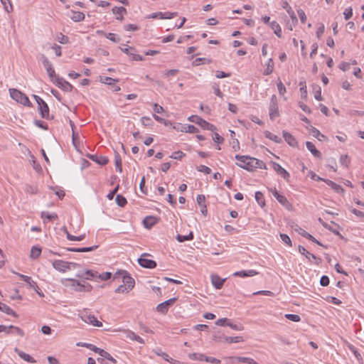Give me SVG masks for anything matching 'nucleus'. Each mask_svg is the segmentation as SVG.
Wrapping results in <instances>:
<instances>
[{"instance_id":"obj_50","label":"nucleus","mask_w":364,"mask_h":364,"mask_svg":"<svg viewBox=\"0 0 364 364\" xmlns=\"http://www.w3.org/2000/svg\"><path fill=\"white\" fill-rule=\"evenodd\" d=\"M56 40L62 44H67L69 43V38L67 36L63 35L62 33H60L57 36Z\"/></svg>"},{"instance_id":"obj_10","label":"nucleus","mask_w":364,"mask_h":364,"mask_svg":"<svg viewBox=\"0 0 364 364\" xmlns=\"http://www.w3.org/2000/svg\"><path fill=\"white\" fill-rule=\"evenodd\" d=\"M269 191L272 192V195L275 197V198L277 200V201L284 207H285L287 209H289L291 205L288 201L287 198L281 195L276 188H271Z\"/></svg>"},{"instance_id":"obj_4","label":"nucleus","mask_w":364,"mask_h":364,"mask_svg":"<svg viewBox=\"0 0 364 364\" xmlns=\"http://www.w3.org/2000/svg\"><path fill=\"white\" fill-rule=\"evenodd\" d=\"M188 119L193 123H196L198 124L200 127H201L204 129L210 130V131H215L216 130L215 126L213 124L208 122L205 119H202L201 117L197 116V115H192L188 118Z\"/></svg>"},{"instance_id":"obj_54","label":"nucleus","mask_w":364,"mask_h":364,"mask_svg":"<svg viewBox=\"0 0 364 364\" xmlns=\"http://www.w3.org/2000/svg\"><path fill=\"white\" fill-rule=\"evenodd\" d=\"M141 122L144 127H151L154 124L151 119L149 117H142Z\"/></svg>"},{"instance_id":"obj_38","label":"nucleus","mask_w":364,"mask_h":364,"mask_svg":"<svg viewBox=\"0 0 364 364\" xmlns=\"http://www.w3.org/2000/svg\"><path fill=\"white\" fill-rule=\"evenodd\" d=\"M41 249L38 247L33 246V247H32V248L31 250L30 257L32 259H37L41 255Z\"/></svg>"},{"instance_id":"obj_53","label":"nucleus","mask_w":364,"mask_h":364,"mask_svg":"<svg viewBox=\"0 0 364 364\" xmlns=\"http://www.w3.org/2000/svg\"><path fill=\"white\" fill-rule=\"evenodd\" d=\"M42 218H46L48 220H53L58 218V215L55 213L50 214L48 212H42L41 213Z\"/></svg>"},{"instance_id":"obj_55","label":"nucleus","mask_w":364,"mask_h":364,"mask_svg":"<svg viewBox=\"0 0 364 364\" xmlns=\"http://www.w3.org/2000/svg\"><path fill=\"white\" fill-rule=\"evenodd\" d=\"M189 358L192 360H205V355L201 353H192L189 355Z\"/></svg>"},{"instance_id":"obj_20","label":"nucleus","mask_w":364,"mask_h":364,"mask_svg":"<svg viewBox=\"0 0 364 364\" xmlns=\"http://www.w3.org/2000/svg\"><path fill=\"white\" fill-rule=\"evenodd\" d=\"M282 134L284 140L289 146L294 147L297 145L296 139L290 133L287 131H283Z\"/></svg>"},{"instance_id":"obj_6","label":"nucleus","mask_w":364,"mask_h":364,"mask_svg":"<svg viewBox=\"0 0 364 364\" xmlns=\"http://www.w3.org/2000/svg\"><path fill=\"white\" fill-rule=\"evenodd\" d=\"M81 346H85V347L90 348V350H93L94 352L98 353L102 358H105L112 361L114 363H115L117 362V360L108 352L105 351L103 349L97 348L92 344L83 343V344H81Z\"/></svg>"},{"instance_id":"obj_3","label":"nucleus","mask_w":364,"mask_h":364,"mask_svg":"<svg viewBox=\"0 0 364 364\" xmlns=\"http://www.w3.org/2000/svg\"><path fill=\"white\" fill-rule=\"evenodd\" d=\"M77 266L78 264L76 263L68 262L60 259L55 260L53 262V268L61 272H65L66 271L74 269Z\"/></svg>"},{"instance_id":"obj_52","label":"nucleus","mask_w":364,"mask_h":364,"mask_svg":"<svg viewBox=\"0 0 364 364\" xmlns=\"http://www.w3.org/2000/svg\"><path fill=\"white\" fill-rule=\"evenodd\" d=\"M227 326L235 331H242L244 326L241 323H233L230 321L227 323Z\"/></svg>"},{"instance_id":"obj_41","label":"nucleus","mask_w":364,"mask_h":364,"mask_svg":"<svg viewBox=\"0 0 364 364\" xmlns=\"http://www.w3.org/2000/svg\"><path fill=\"white\" fill-rule=\"evenodd\" d=\"M100 81L102 82V83H105V84H107V85H114L115 82H119V80L118 79H113L112 77H100Z\"/></svg>"},{"instance_id":"obj_19","label":"nucleus","mask_w":364,"mask_h":364,"mask_svg":"<svg viewBox=\"0 0 364 364\" xmlns=\"http://www.w3.org/2000/svg\"><path fill=\"white\" fill-rule=\"evenodd\" d=\"M258 272L255 269H250V270H242L235 272L233 273L234 277H253L255 275H257Z\"/></svg>"},{"instance_id":"obj_18","label":"nucleus","mask_w":364,"mask_h":364,"mask_svg":"<svg viewBox=\"0 0 364 364\" xmlns=\"http://www.w3.org/2000/svg\"><path fill=\"white\" fill-rule=\"evenodd\" d=\"M38 109L42 118H49V107L45 101L43 102V104L38 105Z\"/></svg>"},{"instance_id":"obj_8","label":"nucleus","mask_w":364,"mask_h":364,"mask_svg":"<svg viewBox=\"0 0 364 364\" xmlns=\"http://www.w3.org/2000/svg\"><path fill=\"white\" fill-rule=\"evenodd\" d=\"M118 274L122 275V282L124 283V285H126L127 289L132 290L135 284L134 279L129 274V273L127 271L124 270L117 272L114 276V279L117 278V274Z\"/></svg>"},{"instance_id":"obj_43","label":"nucleus","mask_w":364,"mask_h":364,"mask_svg":"<svg viewBox=\"0 0 364 364\" xmlns=\"http://www.w3.org/2000/svg\"><path fill=\"white\" fill-rule=\"evenodd\" d=\"M8 328H9L10 333H16L20 336L21 337H23L24 336L23 331L18 327L11 325L8 326Z\"/></svg>"},{"instance_id":"obj_37","label":"nucleus","mask_w":364,"mask_h":364,"mask_svg":"<svg viewBox=\"0 0 364 364\" xmlns=\"http://www.w3.org/2000/svg\"><path fill=\"white\" fill-rule=\"evenodd\" d=\"M193 239V232H190L189 234L187 235H178L176 236V240L179 242H183L185 241L191 240Z\"/></svg>"},{"instance_id":"obj_44","label":"nucleus","mask_w":364,"mask_h":364,"mask_svg":"<svg viewBox=\"0 0 364 364\" xmlns=\"http://www.w3.org/2000/svg\"><path fill=\"white\" fill-rule=\"evenodd\" d=\"M127 337L129 338H130L131 340L137 341L139 343H141V344L144 343V339L142 338H141L140 336H139L138 335L135 334L132 331H129L128 333Z\"/></svg>"},{"instance_id":"obj_15","label":"nucleus","mask_w":364,"mask_h":364,"mask_svg":"<svg viewBox=\"0 0 364 364\" xmlns=\"http://www.w3.org/2000/svg\"><path fill=\"white\" fill-rule=\"evenodd\" d=\"M18 275L23 281L26 282L31 288L33 289L38 295L43 296L38 291V286L37 285L36 282L31 279V277L21 274H18Z\"/></svg>"},{"instance_id":"obj_27","label":"nucleus","mask_w":364,"mask_h":364,"mask_svg":"<svg viewBox=\"0 0 364 364\" xmlns=\"http://www.w3.org/2000/svg\"><path fill=\"white\" fill-rule=\"evenodd\" d=\"M269 26H270L271 28L274 31V33H275V35L277 37L281 38L282 37V28L279 26V24L277 21H273L269 23Z\"/></svg>"},{"instance_id":"obj_29","label":"nucleus","mask_w":364,"mask_h":364,"mask_svg":"<svg viewBox=\"0 0 364 364\" xmlns=\"http://www.w3.org/2000/svg\"><path fill=\"white\" fill-rule=\"evenodd\" d=\"M264 135L266 138L274 141L275 143H281L282 141V139L279 137L278 136L272 134L269 131H265L264 132Z\"/></svg>"},{"instance_id":"obj_33","label":"nucleus","mask_w":364,"mask_h":364,"mask_svg":"<svg viewBox=\"0 0 364 364\" xmlns=\"http://www.w3.org/2000/svg\"><path fill=\"white\" fill-rule=\"evenodd\" d=\"M71 19L75 22H80L85 18V14L80 11H72Z\"/></svg>"},{"instance_id":"obj_36","label":"nucleus","mask_w":364,"mask_h":364,"mask_svg":"<svg viewBox=\"0 0 364 364\" xmlns=\"http://www.w3.org/2000/svg\"><path fill=\"white\" fill-rule=\"evenodd\" d=\"M243 341V338L242 336H235V337H230V336H224V342L232 343H240Z\"/></svg>"},{"instance_id":"obj_49","label":"nucleus","mask_w":364,"mask_h":364,"mask_svg":"<svg viewBox=\"0 0 364 364\" xmlns=\"http://www.w3.org/2000/svg\"><path fill=\"white\" fill-rule=\"evenodd\" d=\"M160 14V18L161 19H169L175 17L177 15V13L173 12H159Z\"/></svg>"},{"instance_id":"obj_1","label":"nucleus","mask_w":364,"mask_h":364,"mask_svg":"<svg viewBox=\"0 0 364 364\" xmlns=\"http://www.w3.org/2000/svg\"><path fill=\"white\" fill-rule=\"evenodd\" d=\"M9 94L11 97L17 102L21 103L24 106H32V104L30 102L28 97L24 93L19 91L18 90L11 88L9 89Z\"/></svg>"},{"instance_id":"obj_13","label":"nucleus","mask_w":364,"mask_h":364,"mask_svg":"<svg viewBox=\"0 0 364 364\" xmlns=\"http://www.w3.org/2000/svg\"><path fill=\"white\" fill-rule=\"evenodd\" d=\"M298 249L299 253L304 255L309 261H311V259H313L315 264L319 265L321 263L322 260L321 258L317 257L314 254L308 252L303 246L299 245Z\"/></svg>"},{"instance_id":"obj_17","label":"nucleus","mask_w":364,"mask_h":364,"mask_svg":"<svg viewBox=\"0 0 364 364\" xmlns=\"http://www.w3.org/2000/svg\"><path fill=\"white\" fill-rule=\"evenodd\" d=\"M88 157L93 161H95L97 164L102 165V166L106 165L109 161L108 158L106 156H97L95 154H90V155H88Z\"/></svg>"},{"instance_id":"obj_21","label":"nucleus","mask_w":364,"mask_h":364,"mask_svg":"<svg viewBox=\"0 0 364 364\" xmlns=\"http://www.w3.org/2000/svg\"><path fill=\"white\" fill-rule=\"evenodd\" d=\"M112 13L117 15L116 19L122 21L123 20V14H127V9L123 6H114L112 9Z\"/></svg>"},{"instance_id":"obj_35","label":"nucleus","mask_w":364,"mask_h":364,"mask_svg":"<svg viewBox=\"0 0 364 364\" xmlns=\"http://www.w3.org/2000/svg\"><path fill=\"white\" fill-rule=\"evenodd\" d=\"M323 181L326 183L327 185L331 186L336 192L339 193V192H343V188H342V186H341L340 185L334 183L333 181H332L331 180H328V179L323 180Z\"/></svg>"},{"instance_id":"obj_25","label":"nucleus","mask_w":364,"mask_h":364,"mask_svg":"<svg viewBox=\"0 0 364 364\" xmlns=\"http://www.w3.org/2000/svg\"><path fill=\"white\" fill-rule=\"evenodd\" d=\"M15 352L17 353V354L18 355V356L22 358L23 360H24L25 361H27L28 363H36V360L28 354L20 350L18 348H16L14 349Z\"/></svg>"},{"instance_id":"obj_14","label":"nucleus","mask_w":364,"mask_h":364,"mask_svg":"<svg viewBox=\"0 0 364 364\" xmlns=\"http://www.w3.org/2000/svg\"><path fill=\"white\" fill-rule=\"evenodd\" d=\"M148 255L147 254H144L139 259L138 262L140 266L144 268L153 269L156 267V262L154 260L146 259L143 257V256Z\"/></svg>"},{"instance_id":"obj_64","label":"nucleus","mask_w":364,"mask_h":364,"mask_svg":"<svg viewBox=\"0 0 364 364\" xmlns=\"http://www.w3.org/2000/svg\"><path fill=\"white\" fill-rule=\"evenodd\" d=\"M280 237H281L282 240L284 243L288 245L289 246L291 247L292 245L291 239H290V237L287 235H286V234H280Z\"/></svg>"},{"instance_id":"obj_47","label":"nucleus","mask_w":364,"mask_h":364,"mask_svg":"<svg viewBox=\"0 0 364 364\" xmlns=\"http://www.w3.org/2000/svg\"><path fill=\"white\" fill-rule=\"evenodd\" d=\"M115 201L120 207H124L127 203V199L122 195H117Z\"/></svg>"},{"instance_id":"obj_11","label":"nucleus","mask_w":364,"mask_h":364,"mask_svg":"<svg viewBox=\"0 0 364 364\" xmlns=\"http://www.w3.org/2000/svg\"><path fill=\"white\" fill-rule=\"evenodd\" d=\"M43 65L46 68L48 75L49 77L50 78L51 81H53V80L55 79L57 75H55V70L53 68L52 63L49 61V60L45 56L43 55Z\"/></svg>"},{"instance_id":"obj_23","label":"nucleus","mask_w":364,"mask_h":364,"mask_svg":"<svg viewBox=\"0 0 364 364\" xmlns=\"http://www.w3.org/2000/svg\"><path fill=\"white\" fill-rule=\"evenodd\" d=\"M154 353L157 355L162 357L165 360L169 362L170 363H172V364H179L180 363V362L178 360L173 359L167 353L162 352L159 349L154 350Z\"/></svg>"},{"instance_id":"obj_40","label":"nucleus","mask_w":364,"mask_h":364,"mask_svg":"<svg viewBox=\"0 0 364 364\" xmlns=\"http://www.w3.org/2000/svg\"><path fill=\"white\" fill-rule=\"evenodd\" d=\"M114 164H115V166H116L117 170L119 173H122V159H121V156H119V154L118 153L115 154V156H114Z\"/></svg>"},{"instance_id":"obj_22","label":"nucleus","mask_w":364,"mask_h":364,"mask_svg":"<svg viewBox=\"0 0 364 364\" xmlns=\"http://www.w3.org/2000/svg\"><path fill=\"white\" fill-rule=\"evenodd\" d=\"M225 279L220 278L218 275H212L211 276V282L214 287L217 289H220L222 288Z\"/></svg>"},{"instance_id":"obj_59","label":"nucleus","mask_w":364,"mask_h":364,"mask_svg":"<svg viewBox=\"0 0 364 364\" xmlns=\"http://www.w3.org/2000/svg\"><path fill=\"white\" fill-rule=\"evenodd\" d=\"M285 317L287 319L294 321V322H299L301 320L300 316L297 314H285Z\"/></svg>"},{"instance_id":"obj_7","label":"nucleus","mask_w":364,"mask_h":364,"mask_svg":"<svg viewBox=\"0 0 364 364\" xmlns=\"http://www.w3.org/2000/svg\"><path fill=\"white\" fill-rule=\"evenodd\" d=\"M269 115L271 120H274L275 118L279 116L277 99L274 95H273L270 99L269 105Z\"/></svg>"},{"instance_id":"obj_56","label":"nucleus","mask_w":364,"mask_h":364,"mask_svg":"<svg viewBox=\"0 0 364 364\" xmlns=\"http://www.w3.org/2000/svg\"><path fill=\"white\" fill-rule=\"evenodd\" d=\"M129 291H131L130 289H127V287H126V285H124V284H122V285H119L116 289H115V293H117V294H124V293H128Z\"/></svg>"},{"instance_id":"obj_57","label":"nucleus","mask_w":364,"mask_h":364,"mask_svg":"<svg viewBox=\"0 0 364 364\" xmlns=\"http://www.w3.org/2000/svg\"><path fill=\"white\" fill-rule=\"evenodd\" d=\"M111 276H112V273L107 272H104V273L100 274H97V279H100L102 281H107L111 278Z\"/></svg>"},{"instance_id":"obj_31","label":"nucleus","mask_w":364,"mask_h":364,"mask_svg":"<svg viewBox=\"0 0 364 364\" xmlns=\"http://www.w3.org/2000/svg\"><path fill=\"white\" fill-rule=\"evenodd\" d=\"M66 280L71 282V287L75 291H82V284L79 281L73 279H67Z\"/></svg>"},{"instance_id":"obj_30","label":"nucleus","mask_w":364,"mask_h":364,"mask_svg":"<svg viewBox=\"0 0 364 364\" xmlns=\"http://www.w3.org/2000/svg\"><path fill=\"white\" fill-rule=\"evenodd\" d=\"M0 311H1L2 312H4L5 314H6L8 315L14 316L15 317L17 316L16 313L6 304H4V303L1 304V305L0 306Z\"/></svg>"},{"instance_id":"obj_58","label":"nucleus","mask_w":364,"mask_h":364,"mask_svg":"<svg viewBox=\"0 0 364 364\" xmlns=\"http://www.w3.org/2000/svg\"><path fill=\"white\" fill-rule=\"evenodd\" d=\"M348 347L350 349V350L353 353V354L355 355V356L356 357V358L358 360H362L361 355L358 353V351L357 350V349L355 348V346H353L351 344H348Z\"/></svg>"},{"instance_id":"obj_34","label":"nucleus","mask_w":364,"mask_h":364,"mask_svg":"<svg viewBox=\"0 0 364 364\" xmlns=\"http://www.w3.org/2000/svg\"><path fill=\"white\" fill-rule=\"evenodd\" d=\"M180 126L183 127V129H181V132H189V133H196L198 131V128L193 125L191 124H185L183 125L179 124Z\"/></svg>"},{"instance_id":"obj_2","label":"nucleus","mask_w":364,"mask_h":364,"mask_svg":"<svg viewBox=\"0 0 364 364\" xmlns=\"http://www.w3.org/2000/svg\"><path fill=\"white\" fill-rule=\"evenodd\" d=\"M235 158L239 161L236 165L247 171L254 169V158L249 156H242L237 154Z\"/></svg>"},{"instance_id":"obj_39","label":"nucleus","mask_w":364,"mask_h":364,"mask_svg":"<svg viewBox=\"0 0 364 364\" xmlns=\"http://www.w3.org/2000/svg\"><path fill=\"white\" fill-rule=\"evenodd\" d=\"M311 134L317 138L319 141H322V140H324L326 139V136L323 134H322L319 130H318L315 127H312L311 130Z\"/></svg>"},{"instance_id":"obj_48","label":"nucleus","mask_w":364,"mask_h":364,"mask_svg":"<svg viewBox=\"0 0 364 364\" xmlns=\"http://www.w3.org/2000/svg\"><path fill=\"white\" fill-rule=\"evenodd\" d=\"M85 275H86L85 277L86 279H97V272L92 270H87L85 272Z\"/></svg>"},{"instance_id":"obj_63","label":"nucleus","mask_w":364,"mask_h":364,"mask_svg":"<svg viewBox=\"0 0 364 364\" xmlns=\"http://www.w3.org/2000/svg\"><path fill=\"white\" fill-rule=\"evenodd\" d=\"M277 85L279 95H284V93L286 92V87H284L282 81L279 80V82H277Z\"/></svg>"},{"instance_id":"obj_28","label":"nucleus","mask_w":364,"mask_h":364,"mask_svg":"<svg viewBox=\"0 0 364 364\" xmlns=\"http://www.w3.org/2000/svg\"><path fill=\"white\" fill-rule=\"evenodd\" d=\"M283 8L285 9L289 14L290 18L293 21H297V18L296 16V14L294 11L292 10L291 7L289 5L287 1H284L283 3Z\"/></svg>"},{"instance_id":"obj_26","label":"nucleus","mask_w":364,"mask_h":364,"mask_svg":"<svg viewBox=\"0 0 364 364\" xmlns=\"http://www.w3.org/2000/svg\"><path fill=\"white\" fill-rule=\"evenodd\" d=\"M306 146L307 149L315 156L317 158H320L321 154V152L316 149L315 145L311 141H306Z\"/></svg>"},{"instance_id":"obj_12","label":"nucleus","mask_w":364,"mask_h":364,"mask_svg":"<svg viewBox=\"0 0 364 364\" xmlns=\"http://www.w3.org/2000/svg\"><path fill=\"white\" fill-rule=\"evenodd\" d=\"M176 301V298H171L158 304L156 306V311L161 314H166L168 311V308L172 306Z\"/></svg>"},{"instance_id":"obj_16","label":"nucleus","mask_w":364,"mask_h":364,"mask_svg":"<svg viewBox=\"0 0 364 364\" xmlns=\"http://www.w3.org/2000/svg\"><path fill=\"white\" fill-rule=\"evenodd\" d=\"M272 168L282 178L287 180L289 178V173L283 168L279 164L271 161Z\"/></svg>"},{"instance_id":"obj_46","label":"nucleus","mask_w":364,"mask_h":364,"mask_svg":"<svg viewBox=\"0 0 364 364\" xmlns=\"http://www.w3.org/2000/svg\"><path fill=\"white\" fill-rule=\"evenodd\" d=\"M274 70V63L272 58H269L267 64V68L264 70V75H270Z\"/></svg>"},{"instance_id":"obj_62","label":"nucleus","mask_w":364,"mask_h":364,"mask_svg":"<svg viewBox=\"0 0 364 364\" xmlns=\"http://www.w3.org/2000/svg\"><path fill=\"white\" fill-rule=\"evenodd\" d=\"M197 170L200 172H203L205 174H210L211 173V169L205 166V165H200L198 167H197Z\"/></svg>"},{"instance_id":"obj_32","label":"nucleus","mask_w":364,"mask_h":364,"mask_svg":"<svg viewBox=\"0 0 364 364\" xmlns=\"http://www.w3.org/2000/svg\"><path fill=\"white\" fill-rule=\"evenodd\" d=\"M64 232H65L66 234V237H67V239L70 240V241H81L82 240L85 235V234L84 235H81L80 236H74L73 235H71L66 229V228H64Z\"/></svg>"},{"instance_id":"obj_61","label":"nucleus","mask_w":364,"mask_h":364,"mask_svg":"<svg viewBox=\"0 0 364 364\" xmlns=\"http://www.w3.org/2000/svg\"><path fill=\"white\" fill-rule=\"evenodd\" d=\"M344 18L346 20L350 19L353 16V9L351 7L347 8L343 11Z\"/></svg>"},{"instance_id":"obj_5","label":"nucleus","mask_w":364,"mask_h":364,"mask_svg":"<svg viewBox=\"0 0 364 364\" xmlns=\"http://www.w3.org/2000/svg\"><path fill=\"white\" fill-rule=\"evenodd\" d=\"M80 317L84 322L88 324H91L97 327L102 326V323L101 321H98L93 314H89L86 311L81 312L80 314Z\"/></svg>"},{"instance_id":"obj_9","label":"nucleus","mask_w":364,"mask_h":364,"mask_svg":"<svg viewBox=\"0 0 364 364\" xmlns=\"http://www.w3.org/2000/svg\"><path fill=\"white\" fill-rule=\"evenodd\" d=\"M58 87L65 91V92H71L73 90V85L70 84L68 81L65 80L63 78L60 77L59 76L56 77L53 81H52Z\"/></svg>"},{"instance_id":"obj_24","label":"nucleus","mask_w":364,"mask_h":364,"mask_svg":"<svg viewBox=\"0 0 364 364\" xmlns=\"http://www.w3.org/2000/svg\"><path fill=\"white\" fill-rule=\"evenodd\" d=\"M158 219L154 216H146L143 220L144 225L146 228L150 229L156 224Z\"/></svg>"},{"instance_id":"obj_60","label":"nucleus","mask_w":364,"mask_h":364,"mask_svg":"<svg viewBox=\"0 0 364 364\" xmlns=\"http://www.w3.org/2000/svg\"><path fill=\"white\" fill-rule=\"evenodd\" d=\"M105 37L114 43H118L120 41V38L117 37L116 34L112 33H108L107 34H105Z\"/></svg>"},{"instance_id":"obj_51","label":"nucleus","mask_w":364,"mask_h":364,"mask_svg":"<svg viewBox=\"0 0 364 364\" xmlns=\"http://www.w3.org/2000/svg\"><path fill=\"white\" fill-rule=\"evenodd\" d=\"M253 165H254V169L257 168H263V169L267 168L266 164L264 162H263L262 161L259 160L257 159H255V158H254Z\"/></svg>"},{"instance_id":"obj_42","label":"nucleus","mask_w":364,"mask_h":364,"mask_svg":"<svg viewBox=\"0 0 364 364\" xmlns=\"http://www.w3.org/2000/svg\"><path fill=\"white\" fill-rule=\"evenodd\" d=\"M255 200H257V203L260 205V206H264L265 205V200H264V195L262 192L260 191H257L255 193Z\"/></svg>"},{"instance_id":"obj_45","label":"nucleus","mask_w":364,"mask_h":364,"mask_svg":"<svg viewBox=\"0 0 364 364\" xmlns=\"http://www.w3.org/2000/svg\"><path fill=\"white\" fill-rule=\"evenodd\" d=\"M340 163L342 166L348 168L350 163V159L347 154H343L340 157Z\"/></svg>"}]
</instances>
